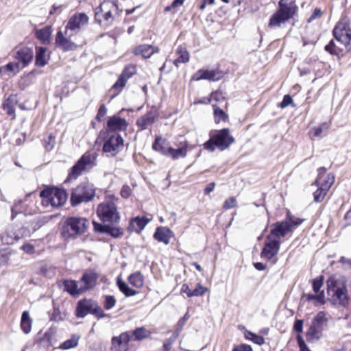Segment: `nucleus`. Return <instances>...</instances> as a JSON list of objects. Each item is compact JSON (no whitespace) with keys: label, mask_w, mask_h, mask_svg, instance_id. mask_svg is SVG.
Instances as JSON below:
<instances>
[{"label":"nucleus","mask_w":351,"mask_h":351,"mask_svg":"<svg viewBox=\"0 0 351 351\" xmlns=\"http://www.w3.org/2000/svg\"><path fill=\"white\" fill-rule=\"evenodd\" d=\"M327 292L331 301L337 305L346 306L349 304L346 280L341 276H332L327 280Z\"/></svg>","instance_id":"1"},{"label":"nucleus","mask_w":351,"mask_h":351,"mask_svg":"<svg viewBox=\"0 0 351 351\" xmlns=\"http://www.w3.org/2000/svg\"><path fill=\"white\" fill-rule=\"evenodd\" d=\"M297 11L298 7L294 1L288 2V0H280L278 10L270 18L269 27H280L282 23L293 18Z\"/></svg>","instance_id":"2"},{"label":"nucleus","mask_w":351,"mask_h":351,"mask_svg":"<svg viewBox=\"0 0 351 351\" xmlns=\"http://www.w3.org/2000/svg\"><path fill=\"white\" fill-rule=\"evenodd\" d=\"M117 15H119V9L116 2L106 0L96 8L95 19L100 25L104 23V25L108 26L112 24Z\"/></svg>","instance_id":"3"},{"label":"nucleus","mask_w":351,"mask_h":351,"mask_svg":"<svg viewBox=\"0 0 351 351\" xmlns=\"http://www.w3.org/2000/svg\"><path fill=\"white\" fill-rule=\"evenodd\" d=\"M234 142V138L230 134V130L223 128L217 130L210 135V139L204 144L206 149L213 152L215 147L220 150L228 148Z\"/></svg>","instance_id":"4"},{"label":"nucleus","mask_w":351,"mask_h":351,"mask_svg":"<svg viewBox=\"0 0 351 351\" xmlns=\"http://www.w3.org/2000/svg\"><path fill=\"white\" fill-rule=\"evenodd\" d=\"M42 205L46 208L62 206L66 202L67 195L65 191L54 187L47 188L40 192Z\"/></svg>","instance_id":"5"},{"label":"nucleus","mask_w":351,"mask_h":351,"mask_svg":"<svg viewBox=\"0 0 351 351\" xmlns=\"http://www.w3.org/2000/svg\"><path fill=\"white\" fill-rule=\"evenodd\" d=\"M88 226V221L86 218L71 217L66 219L62 228V234L66 239L75 237L84 234Z\"/></svg>","instance_id":"6"},{"label":"nucleus","mask_w":351,"mask_h":351,"mask_svg":"<svg viewBox=\"0 0 351 351\" xmlns=\"http://www.w3.org/2000/svg\"><path fill=\"white\" fill-rule=\"evenodd\" d=\"M335 182V177L332 174H326V169L321 167L318 169V176L313 184L318 189L313 193V198L315 202H322L331 186Z\"/></svg>","instance_id":"7"},{"label":"nucleus","mask_w":351,"mask_h":351,"mask_svg":"<svg viewBox=\"0 0 351 351\" xmlns=\"http://www.w3.org/2000/svg\"><path fill=\"white\" fill-rule=\"evenodd\" d=\"M335 39L342 43L347 51H351V23L347 16L342 17L333 29Z\"/></svg>","instance_id":"8"},{"label":"nucleus","mask_w":351,"mask_h":351,"mask_svg":"<svg viewBox=\"0 0 351 351\" xmlns=\"http://www.w3.org/2000/svg\"><path fill=\"white\" fill-rule=\"evenodd\" d=\"M95 195V191L93 184L88 182L81 183L73 189L71 202L72 206H75L82 202L91 201Z\"/></svg>","instance_id":"9"},{"label":"nucleus","mask_w":351,"mask_h":351,"mask_svg":"<svg viewBox=\"0 0 351 351\" xmlns=\"http://www.w3.org/2000/svg\"><path fill=\"white\" fill-rule=\"evenodd\" d=\"M97 213L104 222H109L117 224L120 221V215L117 208L112 201H106L99 204L97 206Z\"/></svg>","instance_id":"10"},{"label":"nucleus","mask_w":351,"mask_h":351,"mask_svg":"<svg viewBox=\"0 0 351 351\" xmlns=\"http://www.w3.org/2000/svg\"><path fill=\"white\" fill-rule=\"evenodd\" d=\"M97 154L86 152L72 167L69 177L76 179L83 171L90 169L96 166Z\"/></svg>","instance_id":"11"},{"label":"nucleus","mask_w":351,"mask_h":351,"mask_svg":"<svg viewBox=\"0 0 351 351\" xmlns=\"http://www.w3.org/2000/svg\"><path fill=\"white\" fill-rule=\"evenodd\" d=\"M88 314L97 315L98 317H104L106 315L97 303L92 300L84 299L80 300L76 306L75 315L77 317H84Z\"/></svg>","instance_id":"12"},{"label":"nucleus","mask_w":351,"mask_h":351,"mask_svg":"<svg viewBox=\"0 0 351 351\" xmlns=\"http://www.w3.org/2000/svg\"><path fill=\"white\" fill-rule=\"evenodd\" d=\"M280 246V241H276L267 236L261 253V258L269 262L271 265H274L278 261L277 255Z\"/></svg>","instance_id":"13"},{"label":"nucleus","mask_w":351,"mask_h":351,"mask_svg":"<svg viewBox=\"0 0 351 351\" xmlns=\"http://www.w3.org/2000/svg\"><path fill=\"white\" fill-rule=\"evenodd\" d=\"M88 21L89 18L85 13L78 12L74 14L69 19L65 27V34L67 36L69 31H71L74 34H77L82 28L88 25Z\"/></svg>","instance_id":"14"},{"label":"nucleus","mask_w":351,"mask_h":351,"mask_svg":"<svg viewBox=\"0 0 351 351\" xmlns=\"http://www.w3.org/2000/svg\"><path fill=\"white\" fill-rule=\"evenodd\" d=\"M124 141L119 134H114L109 136L103 146V151L106 153H110L112 156H115L121 152L124 146Z\"/></svg>","instance_id":"15"},{"label":"nucleus","mask_w":351,"mask_h":351,"mask_svg":"<svg viewBox=\"0 0 351 351\" xmlns=\"http://www.w3.org/2000/svg\"><path fill=\"white\" fill-rule=\"evenodd\" d=\"M131 341L130 332H125L115 336L111 340V351H129V342Z\"/></svg>","instance_id":"16"},{"label":"nucleus","mask_w":351,"mask_h":351,"mask_svg":"<svg viewBox=\"0 0 351 351\" xmlns=\"http://www.w3.org/2000/svg\"><path fill=\"white\" fill-rule=\"evenodd\" d=\"M291 231L288 222H285V221H278L272 225L267 237L276 241H280V239L285 237Z\"/></svg>","instance_id":"17"},{"label":"nucleus","mask_w":351,"mask_h":351,"mask_svg":"<svg viewBox=\"0 0 351 351\" xmlns=\"http://www.w3.org/2000/svg\"><path fill=\"white\" fill-rule=\"evenodd\" d=\"M136 71V69L134 65H128L125 67L119 79L112 86V89L117 91L115 94L119 93L125 87L128 80L135 74Z\"/></svg>","instance_id":"18"},{"label":"nucleus","mask_w":351,"mask_h":351,"mask_svg":"<svg viewBox=\"0 0 351 351\" xmlns=\"http://www.w3.org/2000/svg\"><path fill=\"white\" fill-rule=\"evenodd\" d=\"M222 73L217 70L199 69L192 76V80L199 81L201 80H208L209 81L216 82L221 79Z\"/></svg>","instance_id":"19"},{"label":"nucleus","mask_w":351,"mask_h":351,"mask_svg":"<svg viewBox=\"0 0 351 351\" xmlns=\"http://www.w3.org/2000/svg\"><path fill=\"white\" fill-rule=\"evenodd\" d=\"M128 125V122L119 116L114 115L110 117L107 121V132L124 131Z\"/></svg>","instance_id":"20"},{"label":"nucleus","mask_w":351,"mask_h":351,"mask_svg":"<svg viewBox=\"0 0 351 351\" xmlns=\"http://www.w3.org/2000/svg\"><path fill=\"white\" fill-rule=\"evenodd\" d=\"M72 35V34H69L68 33L67 36L66 34L64 36L63 33L61 31H59L57 33L56 38V43L57 47L64 51L75 49L77 45L70 40V37Z\"/></svg>","instance_id":"21"},{"label":"nucleus","mask_w":351,"mask_h":351,"mask_svg":"<svg viewBox=\"0 0 351 351\" xmlns=\"http://www.w3.org/2000/svg\"><path fill=\"white\" fill-rule=\"evenodd\" d=\"M16 50L14 58L19 62V64L21 63L23 67H25L34 58L32 49L27 47H22Z\"/></svg>","instance_id":"22"},{"label":"nucleus","mask_w":351,"mask_h":351,"mask_svg":"<svg viewBox=\"0 0 351 351\" xmlns=\"http://www.w3.org/2000/svg\"><path fill=\"white\" fill-rule=\"evenodd\" d=\"M98 278V274L94 269L88 270L82 276L80 284L84 291L93 288Z\"/></svg>","instance_id":"23"},{"label":"nucleus","mask_w":351,"mask_h":351,"mask_svg":"<svg viewBox=\"0 0 351 351\" xmlns=\"http://www.w3.org/2000/svg\"><path fill=\"white\" fill-rule=\"evenodd\" d=\"M158 52V47L151 45H139L133 49V53L136 56H141L143 58H149L155 53Z\"/></svg>","instance_id":"24"},{"label":"nucleus","mask_w":351,"mask_h":351,"mask_svg":"<svg viewBox=\"0 0 351 351\" xmlns=\"http://www.w3.org/2000/svg\"><path fill=\"white\" fill-rule=\"evenodd\" d=\"M173 237V232L166 227H158L156 228L154 234V239L158 242H161L167 245L170 242V239Z\"/></svg>","instance_id":"25"},{"label":"nucleus","mask_w":351,"mask_h":351,"mask_svg":"<svg viewBox=\"0 0 351 351\" xmlns=\"http://www.w3.org/2000/svg\"><path fill=\"white\" fill-rule=\"evenodd\" d=\"M157 119L156 114L153 112H148L145 115L141 117L136 121V125L141 130H143L147 129L149 126L152 125Z\"/></svg>","instance_id":"26"},{"label":"nucleus","mask_w":351,"mask_h":351,"mask_svg":"<svg viewBox=\"0 0 351 351\" xmlns=\"http://www.w3.org/2000/svg\"><path fill=\"white\" fill-rule=\"evenodd\" d=\"M149 220L144 217H136L131 219L128 230L139 233L147 224Z\"/></svg>","instance_id":"27"},{"label":"nucleus","mask_w":351,"mask_h":351,"mask_svg":"<svg viewBox=\"0 0 351 351\" xmlns=\"http://www.w3.org/2000/svg\"><path fill=\"white\" fill-rule=\"evenodd\" d=\"M188 143L186 141L180 143V146L177 149L171 147L169 156L172 159L176 160L180 158H184L187 154Z\"/></svg>","instance_id":"28"},{"label":"nucleus","mask_w":351,"mask_h":351,"mask_svg":"<svg viewBox=\"0 0 351 351\" xmlns=\"http://www.w3.org/2000/svg\"><path fill=\"white\" fill-rule=\"evenodd\" d=\"M52 33V28L50 25H47L45 27L36 29L35 34L36 38L44 45H47L50 43V38Z\"/></svg>","instance_id":"29"},{"label":"nucleus","mask_w":351,"mask_h":351,"mask_svg":"<svg viewBox=\"0 0 351 351\" xmlns=\"http://www.w3.org/2000/svg\"><path fill=\"white\" fill-rule=\"evenodd\" d=\"M152 147L155 151L160 152L161 154L169 156L171 147H169L168 143L161 137L156 138Z\"/></svg>","instance_id":"30"},{"label":"nucleus","mask_w":351,"mask_h":351,"mask_svg":"<svg viewBox=\"0 0 351 351\" xmlns=\"http://www.w3.org/2000/svg\"><path fill=\"white\" fill-rule=\"evenodd\" d=\"M64 284V289L72 295H77L84 292L80 281L66 280Z\"/></svg>","instance_id":"31"},{"label":"nucleus","mask_w":351,"mask_h":351,"mask_svg":"<svg viewBox=\"0 0 351 351\" xmlns=\"http://www.w3.org/2000/svg\"><path fill=\"white\" fill-rule=\"evenodd\" d=\"M20 238L21 236L19 234H16L12 227L8 228L7 230L1 235L2 242L7 245L13 244Z\"/></svg>","instance_id":"32"},{"label":"nucleus","mask_w":351,"mask_h":351,"mask_svg":"<svg viewBox=\"0 0 351 351\" xmlns=\"http://www.w3.org/2000/svg\"><path fill=\"white\" fill-rule=\"evenodd\" d=\"M20 70L19 62H9L0 67V75L1 77H10L12 73H18Z\"/></svg>","instance_id":"33"},{"label":"nucleus","mask_w":351,"mask_h":351,"mask_svg":"<svg viewBox=\"0 0 351 351\" xmlns=\"http://www.w3.org/2000/svg\"><path fill=\"white\" fill-rule=\"evenodd\" d=\"M131 335V339L134 337V340L141 341L149 337L151 332L145 327L136 328L134 330L129 331Z\"/></svg>","instance_id":"34"},{"label":"nucleus","mask_w":351,"mask_h":351,"mask_svg":"<svg viewBox=\"0 0 351 351\" xmlns=\"http://www.w3.org/2000/svg\"><path fill=\"white\" fill-rule=\"evenodd\" d=\"M47 49L43 47H36V64L38 66H44L47 64L46 58Z\"/></svg>","instance_id":"35"},{"label":"nucleus","mask_w":351,"mask_h":351,"mask_svg":"<svg viewBox=\"0 0 351 351\" xmlns=\"http://www.w3.org/2000/svg\"><path fill=\"white\" fill-rule=\"evenodd\" d=\"M17 102L18 100L16 95H11L4 101L3 104V109L7 111L8 114H13L15 110V105L17 104Z\"/></svg>","instance_id":"36"},{"label":"nucleus","mask_w":351,"mask_h":351,"mask_svg":"<svg viewBox=\"0 0 351 351\" xmlns=\"http://www.w3.org/2000/svg\"><path fill=\"white\" fill-rule=\"evenodd\" d=\"M322 337V332L310 326L306 332V338L308 342L314 343L319 340Z\"/></svg>","instance_id":"37"},{"label":"nucleus","mask_w":351,"mask_h":351,"mask_svg":"<svg viewBox=\"0 0 351 351\" xmlns=\"http://www.w3.org/2000/svg\"><path fill=\"white\" fill-rule=\"evenodd\" d=\"M117 285L119 290L126 296L130 297L137 294V291L131 289L122 279L119 277L117 279Z\"/></svg>","instance_id":"38"},{"label":"nucleus","mask_w":351,"mask_h":351,"mask_svg":"<svg viewBox=\"0 0 351 351\" xmlns=\"http://www.w3.org/2000/svg\"><path fill=\"white\" fill-rule=\"evenodd\" d=\"M213 114L214 119L216 123H219L221 121L226 122L228 120V115L217 105L213 104Z\"/></svg>","instance_id":"39"},{"label":"nucleus","mask_w":351,"mask_h":351,"mask_svg":"<svg viewBox=\"0 0 351 351\" xmlns=\"http://www.w3.org/2000/svg\"><path fill=\"white\" fill-rule=\"evenodd\" d=\"M331 123L329 122H324L321 123L319 126L315 127L313 129V136L317 138H322L327 134L328 130L330 127Z\"/></svg>","instance_id":"40"},{"label":"nucleus","mask_w":351,"mask_h":351,"mask_svg":"<svg viewBox=\"0 0 351 351\" xmlns=\"http://www.w3.org/2000/svg\"><path fill=\"white\" fill-rule=\"evenodd\" d=\"M178 57L173 61V64L177 67L180 63H186L189 60V55L185 48L179 47L176 50Z\"/></svg>","instance_id":"41"},{"label":"nucleus","mask_w":351,"mask_h":351,"mask_svg":"<svg viewBox=\"0 0 351 351\" xmlns=\"http://www.w3.org/2000/svg\"><path fill=\"white\" fill-rule=\"evenodd\" d=\"M32 322L30 319L29 313L27 311H24L22 313L21 316V328L22 330L25 333L28 334L31 331Z\"/></svg>","instance_id":"42"},{"label":"nucleus","mask_w":351,"mask_h":351,"mask_svg":"<svg viewBox=\"0 0 351 351\" xmlns=\"http://www.w3.org/2000/svg\"><path fill=\"white\" fill-rule=\"evenodd\" d=\"M129 282L136 288H141L144 284L143 276L141 272H135L128 277Z\"/></svg>","instance_id":"43"},{"label":"nucleus","mask_w":351,"mask_h":351,"mask_svg":"<svg viewBox=\"0 0 351 351\" xmlns=\"http://www.w3.org/2000/svg\"><path fill=\"white\" fill-rule=\"evenodd\" d=\"M80 339V336L77 335H72L71 338L64 341L60 346L59 348L62 350H68L73 348H75Z\"/></svg>","instance_id":"44"},{"label":"nucleus","mask_w":351,"mask_h":351,"mask_svg":"<svg viewBox=\"0 0 351 351\" xmlns=\"http://www.w3.org/2000/svg\"><path fill=\"white\" fill-rule=\"evenodd\" d=\"M304 221L303 219L298 218L292 216L290 211H288L286 216L285 222H288L290 226V230H292L293 228L297 227Z\"/></svg>","instance_id":"45"},{"label":"nucleus","mask_w":351,"mask_h":351,"mask_svg":"<svg viewBox=\"0 0 351 351\" xmlns=\"http://www.w3.org/2000/svg\"><path fill=\"white\" fill-rule=\"evenodd\" d=\"M106 233L111 235L114 238L121 237L123 234V230L118 226H113L108 224Z\"/></svg>","instance_id":"46"},{"label":"nucleus","mask_w":351,"mask_h":351,"mask_svg":"<svg viewBox=\"0 0 351 351\" xmlns=\"http://www.w3.org/2000/svg\"><path fill=\"white\" fill-rule=\"evenodd\" d=\"M246 339L251 340L254 343L261 346L265 343V339L260 335H256L252 332L247 331L245 333Z\"/></svg>","instance_id":"47"},{"label":"nucleus","mask_w":351,"mask_h":351,"mask_svg":"<svg viewBox=\"0 0 351 351\" xmlns=\"http://www.w3.org/2000/svg\"><path fill=\"white\" fill-rule=\"evenodd\" d=\"M312 322L324 327L328 322L326 314L324 311H319L313 319Z\"/></svg>","instance_id":"48"},{"label":"nucleus","mask_w":351,"mask_h":351,"mask_svg":"<svg viewBox=\"0 0 351 351\" xmlns=\"http://www.w3.org/2000/svg\"><path fill=\"white\" fill-rule=\"evenodd\" d=\"M24 200H19L12 207V218H14L18 213L25 211L23 208Z\"/></svg>","instance_id":"49"},{"label":"nucleus","mask_w":351,"mask_h":351,"mask_svg":"<svg viewBox=\"0 0 351 351\" xmlns=\"http://www.w3.org/2000/svg\"><path fill=\"white\" fill-rule=\"evenodd\" d=\"M56 144V137L52 134H49L44 139V146L47 151H51L54 147Z\"/></svg>","instance_id":"50"},{"label":"nucleus","mask_w":351,"mask_h":351,"mask_svg":"<svg viewBox=\"0 0 351 351\" xmlns=\"http://www.w3.org/2000/svg\"><path fill=\"white\" fill-rule=\"evenodd\" d=\"M104 306L106 310H110L112 308L116 303L117 300L113 295H105L104 297Z\"/></svg>","instance_id":"51"},{"label":"nucleus","mask_w":351,"mask_h":351,"mask_svg":"<svg viewBox=\"0 0 351 351\" xmlns=\"http://www.w3.org/2000/svg\"><path fill=\"white\" fill-rule=\"evenodd\" d=\"M306 298L308 300H316L320 304H324L325 300H324V291H320L318 294L313 295V294H308L306 295Z\"/></svg>","instance_id":"52"},{"label":"nucleus","mask_w":351,"mask_h":351,"mask_svg":"<svg viewBox=\"0 0 351 351\" xmlns=\"http://www.w3.org/2000/svg\"><path fill=\"white\" fill-rule=\"evenodd\" d=\"M324 276H319L317 278L314 279L313 281V289L315 293H320V289L323 285Z\"/></svg>","instance_id":"53"},{"label":"nucleus","mask_w":351,"mask_h":351,"mask_svg":"<svg viewBox=\"0 0 351 351\" xmlns=\"http://www.w3.org/2000/svg\"><path fill=\"white\" fill-rule=\"evenodd\" d=\"M207 289L203 287L200 283L197 285V287L195 289L192 290V293H191V297H198L202 296L204 295Z\"/></svg>","instance_id":"54"},{"label":"nucleus","mask_w":351,"mask_h":351,"mask_svg":"<svg viewBox=\"0 0 351 351\" xmlns=\"http://www.w3.org/2000/svg\"><path fill=\"white\" fill-rule=\"evenodd\" d=\"M178 337L171 335L169 339H166L163 343L162 351H170L172 345L174 343Z\"/></svg>","instance_id":"55"},{"label":"nucleus","mask_w":351,"mask_h":351,"mask_svg":"<svg viewBox=\"0 0 351 351\" xmlns=\"http://www.w3.org/2000/svg\"><path fill=\"white\" fill-rule=\"evenodd\" d=\"M237 205V202L236 198L234 197H230L224 202L223 208L225 210H228L236 207Z\"/></svg>","instance_id":"56"},{"label":"nucleus","mask_w":351,"mask_h":351,"mask_svg":"<svg viewBox=\"0 0 351 351\" xmlns=\"http://www.w3.org/2000/svg\"><path fill=\"white\" fill-rule=\"evenodd\" d=\"M325 50L332 55H338L339 53L333 40H330V43L325 46Z\"/></svg>","instance_id":"57"},{"label":"nucleus","mask_w":351,"mask_h":351,"mask_svg":"<svg viewBox=\"0 0 351 351\" xmlns=\"http://www.w3.org/2000/svg\"><path fill=\"white\" fill-rule=\"evenodd\" d=\"M132 193V189L128 184L122 186L120 194L123 198L127 199L130 197Z\"/></svg>","instance_id":"58"},{"label":"nucleus","mask_w":351,"mask_h":351,"mask_svg":"<svg viewBox=\"0 0 351 351\" xmlns=\"http://www.w3.org/2000/svg\"><path fill=\"white\" fill-rule=\"evenodd\" d=\"M297 341L300 351H311L306 346L303 337L300 334L297 336Z\"/></svg>","instance_id":"59"},{"label":"nucleus","mask_w":351,"mask_h":351,"mask_svg":"<svg viewBox=\"0 0 351 351\" xmlns=\"http://www.w3.org/2000/svg\"><path fill=\"white\" fill-rule=\"evenodd\" d=\"M293 104V99L289 95H286L284 96L282 101L279 104V106L282 108H285L289 105Z\"/></svg>","instance_id":"60"},{"label":"nucleus","mask_w":351,"mask_h":351,"mask_svg":"<svg viewBox=\"0 0 351 351\" xmlns=\"http://www.w3.org/2000/svg\"><path fill=\"white\" fill-rule=\"evenodd\" d=\"M186 323L184 322V320H180L178 322L176 329L174 332H173V335L176 336V337H178L181 331L182 330L184 326Z\"/></svg>","instance_id":"61"},{"label":"nucleus","mask_w":351,"mask_h":351,"mask_svg":"<svg viewBox=\"0 0 351 351\" xmlns=\"http://www.w3.org/2000/svg\"><path fill=\"white\" fill-rule=\"evenodd\" d=\"M93 224L95 231L101 233H106L108 224H101L95 221H93Z\"/></svg>","instance_id":"62"},{"label":"nucleus","mask_w":351,"mask_h":351,"mask_svg":"<svg viewBox=\"0 0 351 351\" xmlns=\"http://www.w3.org/2000/svg\"><path fill=\"white\" fill-rule=\"evenodd\" d=\"M232 351H253L252 347L247 344L235 346Z\"/></svg>","instance_id":"63"},{"label":"nucleus","mask_w":351,"mask_h":351,"mask_svg":"<svg viewBox=\"0 0 351 351\" xmlns=\"http://www.w3.org/2000/svg\"><path fill=\"white\" fill-rule=\"evenodd\" d=\"M107 112V108L104 105H102L99 108L97 114V119L99 121H101L103 120V118L105 117Z\"/></svg>","instance_id":"64"}]
</instances>
